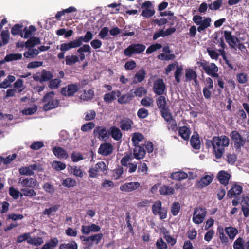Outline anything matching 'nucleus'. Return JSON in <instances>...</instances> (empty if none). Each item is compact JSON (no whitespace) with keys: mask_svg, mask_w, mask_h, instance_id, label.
<instances>
[{"mask_svg":"<svg viewBox=\"0 0 249 249\" xmlns=\"http://www.w3.org/2000/svg\"><path fill=\"white\" fill-rule=\"evenodd\" d=\"M197 64L199 67H201L205 72L209 75L213 77H217V84L219 87L223 89L224 88V82L221 77L219 76L217 72L218 71V67L214 63H209L208 62L205 60H201L197 62Z\"/></svg>","mask_w":249,"mask_h":249,"instance_id":"obj_1","label":"nucleus"},{"mask_svg":"<svg viewBox=\"0 0 249 249\" xmlns=\"http://www.w3.org/2000/svg\"><path fill=\"white\" fill-rule=\"evenodd\" d=\"M213 153L217 159L221 158L225 151V147L229 145L230 140L225 135L213 137Z\"/></svg>","mask_w":249,"mask_h":249,"instance_id":"obj_2","label":"nucleus"},{"mask_svg":"<svg viewBox=\"0 0 249 249\" xmlns=\"http://www.w3.org/2000/svg\"><path fill=\"white\" fill-rule=\"evenodd\" d=\"M55 95L54 91H51L47 92L42 97L41 102L44 103L42 107L44 111L56 108L60 106V100L55 98Z\"/></svg>","mask_w":249,"mask_h":249,"instance_id":"obj_3","label":"nucleus"},{"mask_svg":"<svg viewBox=\"0 0 249 249\" xmlns=\"http://www.w3.org/2000/svg\"><path fill=\"white\" fill-rule=\"evenodd\" d=\"M144 139L143 135L140 133H134L132 135V141L135 146L133 155L134 158L137 160L142 159L145 155L146 152L143 147L139 145V142Z\"/></svg>","mask_w":249,"mask_h":249,"instance_id":"obj_4","label":"nucleus"},{"mask_svg":"<svg viewBox=\"0 0 249 249\" xmlns=\"http://www.w3.org/2000/svg\"><path fill=\"white\" fill-rule=\"evenodd\" d=\"M107 166L102 161L98 162L94 166L92 167L88 170L89 177L96 178L98 176L106 175L107 173Z\"/></svg>","mask_w":249,"mask_h":249,"instance_id":"obj_5","label":"nucleus"},{"mask_svg":"<svg viewBox=\"0 0 249 249\" xmlns=\"http://www.w3.org/2000/svg\"><path fill=\"white\" fill-rule=\"evenodd\" d=\"M145 49V45L142 43H133L124 49V53L125 56L130 57L133 54L142 53Z\"/></svg>","mask_w":249,"mask_h":249,"instance_id":"obj_6","label":"nucleus"},{"mask_svg":"<svg viewBox=\"0 0 249 249\" xmlns=\"http://www.w3.org/2000/svg\"><path fill=\"white\" fill-rule=\"evenodd\" d=\"M152 211L154 215H159L161 220L167 217V210L166 208L162 207V203L160 200L154 202L152 206Z\"/></svg>","mask_w":249,"mask_h":249,"instance_id":"obj_7","label":"nucleus"},{"mask_svg":"<svg viewBox=\"0 0 249 249\" xmlns=\"http://www.w3.org/2000/svg\"><path fill=\"white\" fill-rule=\"evenodd\" d=\"M230 136L234 142V147L236 151H240L241 147L245 144V140L241 135L236 130H232L230 133Z\"/></svg>","mask_w":249,"mask_h":249,"instance_id":"obj_8","label":"nucleus"},{"mask_svg":"<svg viewBox=\"0 0 249 249\" xmlns=\"http://www.w3.org/2000/svg\"><path fill=\"white\" fill-rule=\"evenodd\" d=\"M202 18H203L199 15H195L193 18V21L197 25H199L197 30L200 33L209 27L211 25V19L210 18H207L203 20Z\"/></svg>","mask_w":249,"mask_h":249,"instance_id":"obj_9","label":"nucleus"},{"mask_svg":"<svg viewBox=\"0 0 249 249\" xmlns=\"http://www.w3.org/2000/svg\"><path fill=\"white\" fill-rule=\"evenodd\" d=\"M206 210L205 208H196L194 211L193 221L197 224L201 223L206 216Z\"/></svg>","mask_w":249,"mask_h":249,"instance_id":"obj_10","label":"nucleus"},{"mask_svg":"<svg viewBox=\"0 0 249 249\" xmlns=\"http://www.w3.org/2000/svg\"><path fill=\"white\" fill-rule=\"evenodd\" d=\"M80 88L76 84H69L61 89V93L65 96H72L77 92Z\"/></svg>","mask_w":249,"mask_h":249,"instance_id":"obj_11","label":"nucleus"},{"mask_svg":"<svg viewBox=\"0 0 249 249\" xmlns=\"http://www.w3.org/2000/svg\"><path fill=\"white\" fill-rule=\"evenodd\" d=\"M224 36L226 42L232 48H234L237 46V43L240 42V40L237 37L232 35L231 31H224Z\"/></svg>","mask_w":249,"mask_h":249,"instance_id":"obj_12","label":"nucleus"},{"mask_svg":"<svg viewBox=\"0 0 249 249\" xmlns=\"http://www.w3.org/2000/svg\"><path fill=\"white\" fill-rule=\"evenodd\" d=\"M19 183L23 188H35L38 184L37 180L31 177H21L19 178Z\"/></svg>","mask_w":249,"mask_h":249,"instance_id":"obj_13","label":"nucleus"},{"mask_svg":"<svg viewBox=\"0 0 249 249\" xmlns=\"http://www.w3.org/2000/svg\"><path fill=\"white\" fill-rule=\"evenodd\" d=\"M213 89V82L210 77L206 79L205 86L203 89V93L206 99H210L212 96L211 90Z\"/></svg>","mask_w":249,"mask_h":249,"instance_id":"obj_14","label":"nucleus"},{"mask_svg":"<svg viewBox=\"0 0 249 249\" xmlns=\"http://www.w3.org/2000/svg\"><path fill=\"white\" fill-rule=\"evenodd\" d=\"M53 77L52 73L45 69H43L40 75H34L33 79L35 81L40 82L41 83L43 82L49 81Z\"/></svg>","mask_w":249,"mask_h":249,"instance_id":"obj_15","label":"nucleus"},{"mask_svg":"<svg viewBox=\"0 0 249 249\" xmlns=\"http://www.w3.org/2000/svg\"><path fill=\"white\" fill-rule=\"evenodd\" d=\"M153 90L158 95H161L164 93L166 90V86L163 79H159L154 82Z\"/></svg>","mask_w":249,"mask_h":249,"instance_id":"obj_16","label":"nucleus"},{"mask_svg":"<svg viewBox=\"0 0 249 249\" xmlns=\"http://www.w3.org/2000/svg\"><path fill=\"white\" fill-rule=\"evenodd\" d=\"M93 134L100 140H104L109 137V132L104 126H96L93 131Z\"/></svg>","mask_w":249,"mask_h":249,"instance_id":"obj_17","label":"nucleus"},{"mask_svg":"<svg viewBox=\"0 0 249 249\" xmlns=\"http://www.w3.org/2000/svg\"><path fill=\"white\" fill-rule=\"evenodd\" d=\"M60 49L61 51L66 52L71 49L81 46L80 41L76 39L68 43H62L60 45Z\"/></svg>","mask_w":249,"mask_h":249,"instance_id":"obj_18","label":"nucleus"},{"mask_svg":"<svg viewBox=\"0 0 249 249\" xmlns=\"http://www.w3.org/2000/svg\"><path fill=\"white\" fill-rule=\"evenodd\" d=\"M140 186V183L138 182H131L126 183L120 187V190L123 192H132L136 190Z\"/></svg>","mask_w":249,"mask_h":249,"instance_id":"obj_19","label":"nucleus"},{"mask_svg":"<svg viewBox=\"0 0 249 249\" xmlns=\"http://www.w3.org/2000/svg\"><path fill=\"white\" fill-rule=\"evenodd\" d=\"M113 151V146L109 143H104L101 144L98 149V153L103 156H108Z\"/></svg>","mask_w":249,"mask_h":249,"instance_id":"obj_20","label":"nucleus"},{"mask_svg":"<svg viewBox=\"0 0 249 249\" xmlns=\"http://www.w3.org/2000/svg\"><path fill=\"white\" fill-rule=\"evenodd\" d=\"M53 154L60 159H67L69 157L67 151L63 148L59 146H54L52 149Z\"/></svg>","mask_w":249,"mask_h":249,"instance_id":"obj_21","label":"nucleus"},{"mask_svg":"<svg viewBox=\"0 0 249 249\" xmlns=\"http://www.w3.org/2000/svg\"><path fill=\"white\" fill-rule=\"evenodd\" d=\"M103 238V234L102 233H98L94 234L89 237H85L84 236H81L80 238L83 241H88L90 240L92 244L95 243L96 245H98L99 242L101 241Z\"/></svg>","mask_w":249,"mask_h":249,"instance_id":"obj_22","label":"nucleus"},{"mask_svg":"<svg viewBox=\"0 0 249 249\" xmlns=\"http://www.w3.org/2000/svg\"><path fill=\"white\" fill-rule=\"evenodd\" d=\"M230 175L225 171H220L217 175V178L220 183L224 186L229 183Z\"/></svg>","mask_w":249,"mask_h":249,"instance_id":"obj_23","label":"nucleus"},{"mask_svg":"<svg viewBox=\"0 0 249 249\" xmlns=\"http://www.w3.org/2000/svg\"><path fill=\"white\" fill-rule=\"evenodd\" d=\"M110 135L113 139L116 141L120 140L123 136L121 130L117 127L113 126L109 128V135Z\"/></svg>","mask_w":249,"mask_h":249,"instance_id":"obj_24","label":"nucleus"},{"mask_svg":"<svg viewBox=\"0 0 249 249\" xmlns=\"http://www.w3.org/2000/svg\"><path fill=\"white\" fill-rule=\"evenodd\" d=\"M120 128L123 131H128L132 128L133 122L129 118H124L120 121Z\"/></svg>","mask_w":249,"mask_h":249,"instance_id":"obj_25","label":"nucleus"},{"mask_svg":"<svg viewBox=\"0 0 249 249\" xmlns=\"http://www.w3.org/2000/svg\"><path fill=\"white\" fill-rule=\"evenodd\" d=\"M242 192V187L240 185H235L230 190L228 191L227 193V196L229 198H231L235 196L240 195Z\"/></svg>","mask_w":249,"mask_h":249,"instance_id":"obj_26","label":"nucleus"},{"mask_svg":"<svg viewBox=\"0 0 249 249\" xmlns=\"http://www.w3.org/2000/svg\"><path fill=\"white\" fill-rule=\"evenodd\" d=\"M213 176L205 175L200 180L198 181L197 185L199 188H204L209 185L213 181Z\"/></svg>","mask_w":249,"mask_h":249,"instance_id":"obj_27","label":"nucleus"},{"mask_svg":"<svg viewBox=\"0 0 249 249\" xmlns=\"http://www.w3.org/2000/svg\"><path fill=\"white\" fill-rule=\"evenodd\" d=\"M133 90H130V92L127 94L122 95L118 99V102L120 104H127L129 103L134 97L133 95Z\"/></svg>","mask_w":249,"mask_h":249,"instance_id":"obj_28","label":"nucleus"},{"mask_svg":"<svg viewBox=\"0 0 249 249\" xmlns=\"http://www.w3.org/2000/svg\"><path fill=\"white\" fill-rule=\"evenodd\" d=\"M178 129V135L184 140H188L190 138L191 131L189 128L186 126L179 127Z\"/></svg>","mask_w":249,"mask_h":249,"instance_id":"obj_29","label":"nucleus"},{"mask_svg":"<svg viewBox=\"0 0 249 249\" xmlns=\"http://www.w3.org/2000/svg\"><path fill=\"white\" fill-rule=\"evenodd\" d=\"M58 239L56 237L51 238L43 245L40 249H53L58 245Z\"/></svg>","mask_w":249,"mask_h":249,"instance_id":"obj_30","label":"nucleus"},{"mask_svg":"<svg viewBox=\"0 0 249 249\" xmlns=\"http://www.w3.org/2000/svg\"><path fill=\"white\" fill-rule=\"evenodd\" d=\"M40 40L39 37L32 36L25 42V46L27 48H33L35 46L40 44Z\"/></svg>","mask_w":249,"mask_h":249,"instance_id":"obj_31","label":"nucleus"},{"mask_svg":"<svg viewBox=\"0 0 249 249\" xmlns=\"http://www.w3.org/2000/svg\"><path fill=\"white\" fill-rule=\"evenodd\" d=\"M156 103L160 111L168 108L165 96L160 95L156 100Z\"/></svg>","mask_w":249,"mask_h":249,"instance_id":"obj_32","label":"nucleus"},{"mask_svg":"<svg viewBox=\"0 0 249 249\" xmlns=\"http://www.w3.org/2000/svg\"><path fill=\"white\" fill-rule=\"evenodd\" d=\"M159 192L160 195L168 196L174 194L175 190L172 187L165 185L160 187Z\"/></svg>","mask_w":249,"mask_h":249,"instance_id":"obj_33","label":"nucleus"},{"mask_svg":"<svg viewBox=\"0 0 249 249\" xmlns=\"http://www.w3.org/2000/svg\"><path fill=\"white\" fill-rule=\"evenodd\" d=\"M188 175L186 173L182 171H178L173 173L171 175V178L176 180L181 181L186 179Z\"/></svg>","mask_w":249,"mask_h":249,"instance_id":"obj_34","label":"nucleus"},{"mask_svg":"<svg viewBox=\"0 0 249 249\" xmlns=\"http://www.w3.org/2000/svg\"><path fill=\"white\" fill-rule=\"evenodd\" d=\"M69 172L71 174H73L75 177L82 178L83 177L84 173L81 169L80 167H78L76 166H70L68 167Z\"/></svg>","mask_w":249,"mask_h":249,"instance_id":"obj_35","label":"nucleus"},{"mask_svg":"<svg viewBox=\"0 0 249 249\" xmlns=\"http://www.w3.org/2000/svg\"><path fill=\"white\" fill-rule=\"evenodd\" d=\"M15 80V77L14 76L8 75L7 78L0 84V88L6 89L10 87L11 83L13 82Z\"/></svg>","mask_w":249,"mask_h":249,"instance_id":"obj_36","label":"nucleus"},{"mask_svg":"<svg viewBox=\"0 0 249 249\" xmlns=\"http://www.w3.org/2000/svg\"><path fill=\"white\" fill-rule=\"evenodd\" d=\"M185 81H191L193 79L197 78V75L196 71L192 69L185 70Z\"/></svg>","mask_w":249,"mask_h":249,"instance_id":"obj_37","label":"nucleus"},{"mask_svg":"<svg viewBox=\"0 0 249 249\" xmlns=\"http://www.w3.org/2000/svg\"><path fill=\"white\" fill-rule=\"evenodd\" d=\"M1 41L0 40V47L7 44L9 41L10 35L8 31L3 30L1 32Z\"/></svg>","mask_w":249,"mask_h":249,"instance_id":"obj_38","label":"nucleus"},{"mask_svg":"<svg viewBox=\"0 0 249 249\" xmlns=\"http://www.w3.org/2000/svg\"><path fill=\"white\" fill-rule=\"evenodd\" d=\"M21 194L20 196H25L28 197H33L36 195V192L34 190V188H23L21 189Z\"/></svg>","mask_w":249,"mask_h":249,"instance_id":"obj_39","label":"nucleus"},{"mask_svg":"<svg viewBox=\"0 0 249 249\" xmlns=\"http://www.w3.org/2000/svg\"><path fill=\"white\" fill-rule=\"evenodd\" d=\"M36 30V28L33 25H30L28 28L26 27L23 29L24 34L22 32V34L21 35V37L24 38H28L32 35L33 32H35Z\"/></svg>","mask_w":249,"mask_h":249,"instance_id":"obj_40","label":"nucleus"},{"mask_svg":"<svg viewBox=\"0 0 249 249\" xmlns=\"http://www.w3.org/2000/svg\"><path fill=\"white\" fill-rule=\"evenodd\" d=\"M225 231L229 236L230 239L233 240L238 233V230L236 228L232 227H226Z\"/></svg>","mask_w":249,"mask_h":249,"instance_id":"obj_41","label":"nucleus"},{"mask_svg":"<svg viewBox=\"0 0 249 249\" xmlns=\"http://www.w3.org/2000/svg\"><path fill=\"white\" fill-rule=\"evenodd\" d=\"M183 71V68L182 66H179L178 63H177L176 71L174 73V76L175 80L177 83L180 82V77L182 75Z\"/></svg>","mask_w":249,"mask_h":249,"instance_id":"obj_42","label":"nucleus"},{"mask_svg":"<svg viewBox=\"0 0 249 249\" xmlns=\"http://www.w3.org/2000/svg\"><path fill=\"white\" fill-rule=\"evenodd\" d=\"M190 144L194 149H199L200 148V141L199 137L193 135L190 140Z\"/></svg>","mask_w":249,"mask_h":249,"instance_id":"obj_43","label":"nucleus"},{"mask_svg":"<svg viewBox=\"0 0 249 249\" xmlns=\"http://www.w3.org/2000/svg\"><path fill=\"white\" fill-rule=\"evenodd\" d=\"M44 242L43 239L42 237H33L32 238L30 236V238L29 240H27V243L30 245H33L35 246H39L42 245Z\"/></svg>","mask_w":249,"mask_h":249,"instance_id":"obj_44","label":"nucleus"},{"mask_svg":"<svg viewBox=\"0 0 249 249\" xmlns=\"http://www.w3.org/2000/svg\"><path fill=\"white\" fill-rule=\"evenodd\" d=\"M28 49L29 50L25 51L23 53L24 56L26 58H33L35 56L37 55L39 53L38 50L36 49H33L32 48H29Z\"/></svg>","mask_w":249,"mask_h":249,"instance_id":"obj_45","label":"nucleus"},{"mask_svg":"<svg viewBox=\"0 0 249 249\" xmlns=\"http://www.w3.org/2000/svg\"><path fill=\"white\" fill-rule=\"evenodd\" d=\"M59 249H78L77 244L74 241L70 243H62L59 245Z\"/></svg>","mask_w":249,"mask_h":249,"instance_id":"obj_46","label":"nucleus"},{"mask_svg":"<svg viewBox=\"0 0 249 249\" xmlns=\"http://www.w3.org/2000/svg\"><path fill=\"white\" fill-rule=\"evenodd\" d=\"M234 249H245V240L242 237H238L233 243Z\"/></svg>","mask_w":249,"mask_h":249,"instance_id":"obj_47","label":"nucleus"},{"mask_svg":"<svg viewBox=\"0 0 249 249\" xmlns=\"http://www.w3.org/2000/svg\"><path fill=\"white\" fill-rule=\"evenodd\" d=\"M93 37L92 33L90 31H87L84 36H81L77 39L80 41V45L81 46L82 42L88 43L92 39Z\"/></svg>","mask_w":249,"mask_h":249,"instance_id":"obj_48","label":"nucleus"},{"mask_svg":"<svg viewBox=\"0 0 249 249\" xmlns=\"http://www.w3.org/2000/svg\"><path fill=\"white\" fill-rule=\"evenodd\" d=\"M133 95L135 96L142 97L147 94V90L143 87H140L135 89H132Z\"/></svg>","mask_w":249,"mask_h":249,"instance_id":"obj_49","label":"nucleus"},{"mask_svg":"<svg viewBox=\"0 0 249 249\" xmlns=\"http://www.w3.org/2000/svg\"><path fill=\"white\" fill-rule=\"evenodd\" d=\"M60 206L59 205H55L48 209H45L42 212L43 215H47L49 217L51 215H53L59 209Z\"/></svg>","mask_w":249,"mask_h":249,"instance_id":"obj_50","label":"nucleus"},{"mask_svg":"<svg viewBox=\"0 0 249 249\" xmlns=\"http://www.w3.org/2000/svg\"><path fill=\"white\" fill-rule=\"evenodd\" d=\"M22 55L21 53H10L5 57V60L6 62H10L14 60L21 59Z\"/></svg>","mask_w":249,"mask_h":249,"instance_id":"obj_51","label":"nucleus"},{"mask_svg":"<svg viewBox=\"0 0 249 249\" xmlns=\"http://www.w3.org/2000/svg\"><path fill=\"white\" fill-rule=\"evenodd\" d=\"M145 75L146 71L143 69L140 70L135 75V78L136 79V83L142 81L145 78Z\"/></svg>","mask_w":249,"mask_h":249,"instance_id":"obj_52","label":"nucleus"},{"mask_svg":"<svg viewBox=\"0 0 249 249\" xmlns=\"http://www.w3.org/2000/svg\"><path fill=\"white\" fill-rule=\"evenodd\" d=\"M22 27L23 25L21 24H16L14 25L11 28V34L14 36L19 35L21 36V35L22 34Z\"/></svg>","mask_w":249,"mask_h":249,"instance_id":"obj_53","label":"nucleus"},{"mask_svg":"<svg viewBox=\"0 0 249 249\" xmlns=\"http://www.w3.org/2000/svg\"><path fill=\"white\" fill-rule=\"evenodd\" d=\"M62 184L66 187H72L76 185V181L74 179L68 178L63 180Z\"/></svg>","mask_w":249,"mask_h":249,"instance_id":"obj_54","label":"nucleus"},{"mask_svg":"<svg viewBox=\"0 0 249 249\" xmlns=\"http://www.w3.org/2000/svg\"><path fill=\"white\" fill-rule=\"evenodd\" d=\"M132 156L134 157L133 155H132V153H125L124 154V156L122 158L121 160V164L123 166H127L128 164H127L128 162L129 161L131 160L132 159Z\"/></svg>","mask_w":249,"mask_h":249,"instance_id":"obj_55","label":"nucleus"},{"mask_svg":"<svg viewBox=\"0 0 249 249\" xmlns=\"http://www.w3.org/2000/svg\"><path fill=\"white\" fill-rule=\"evenodd\" d=\"M180 209V203L178 202H174L171 207V213L173 216L178 214Z\"/></svg>","mask_w":249,"mask_h":249,"instance_id":"obj_56","label":"nucleus"},{"mask_svg":"<svg viewBox=\"0 0 249 249\" xmlns=\"http://www.w3.org/2000/svg\"><path fill=\"white\" fill-rule=\"evenodd\" d=\"M162 117L164 119L165 121L167 122L172 120L173 116L170 112H169V108H166L164 110L160 111Z\"/></svg>","mask_w":249,"mask_h":249,"instance_id":"obj_57","label":"nucleus"},{"mask_svg":"<svg viewBox=\"0 0 249 249\" xmlns=\"http://www.w3.org/2000/svg\"><path fill=\"white\" fill-rule=\"evenodd\" d=\"M61 82V80L59 79H52L49 81L48 87L51 89H56L59 87Z\"/></svg>","mask_w":249,"mask_h":249,"instance_id":"obj_58","label":"nucleus"},{"mask_svg":"<svg viewBox=\"0 0 249 249\" xmlns=\"http://www.w3.org/2000/svg\"><path fill=\"white\" fill-rule=\"evenodd\" d=\"M223 3V0H216L211 4H209L208 7L212 10L219 9Z\"/></svg>","mask_w":249,"mask_h":249,"instance_id":"obj_59","label":"nucleus"},{"mask_svg":"<svg viewBox=\"0 0 249 249\" xmlns=\"http://www.w3.org/2000/svg\"><path fill=\"white\" fill-rule=\"evenodd\" d=\"M94 96V92L92 89H89L87 91L84 90L83 94L82 95L84 100L88 101L93 99Z\"/></svg>","mask_w":249,"mask_h":249,"instance_id":"obj_60","label":"nucleus"},{"mask_svg":"<svg viewBox=\"0 0 249 249\" xmlns=\"http://www.w3.org/2000/svg\"><path fill=\"white\" fill-rule=\"evenodd\" d=\"M66 64L72 65L78 61V57L76 55H68L66 57Z\"/></svg>","mask_w":249,"mask_h":249,"instance_id":"obj_61","label":"nucleus"},{"mask_svg":"<svg viewBox=\"0 0 249 249\" xmlns=\"http://www.w3.org/2000/svg\"><path fill=\"white\" fill-rule=\"evenodd\" d=\"M162 48V45L159 43H155L149 46L146 51V53L148 54H151L155 51H157L158 49H160Z\"/></svg>","mask_w":249,"mask_h":249,"instance_id":"obj_62","label":"nucleus"},{"mask_svg":"<svg viewBox=\"0 0 249 249\" xmlns=\"http://www.w3.org/2000/svg\"><path fill=\"white\" fill-rule=\"evenodd\" d=\"M149 115L148 110L145 108H140L137 111V116L140 119H145Z\"/></svg>","mask_w":249,"mask_h":249,"instance_id":"obj_63","label":"nucleus"},{"mask_svg":"<svg viewBox=\"0 0 249 249\" xmlns=\"http://www.w3.org/2000/svg\"><path fill=\"white\" fill-rule=\"evenodd\" d=\"M9 195L15 199L18 198L21 194V192L12 186L9 188Z\"/></svg>","mask_w":249,"mask_h":249,"instance_id":"obj_64","label":"nucleus"}]
</instances>
